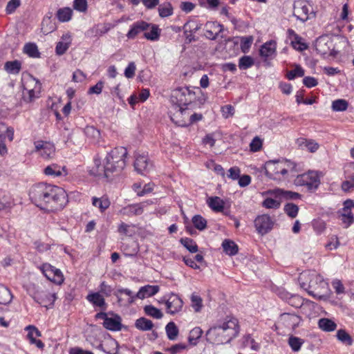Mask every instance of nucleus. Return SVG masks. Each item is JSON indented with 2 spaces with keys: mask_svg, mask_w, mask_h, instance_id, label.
Here are the masks:
<instances>
[{
  "mask_svg": "<svg viewBox=\"0 0 354 354\" xmlns=\"http://www.w3.org/2000/svg\"><path fill=\"white\" fill-rule=\"evenodd\" d=\"M94 162L95 166L91 170L92 175L108 178L113 174L111 170L107 169L109 167V163L106 162V158L103 164H101L100 160L98 158H95Z\"/></svg>",
  "mask_w": 354,
  "mask_h": 354,
  "instance_id": "nucleus-15",
  "label": "nucleus"
},
{
  "mask_svg": "<svg viewBox=\"0 0 354 354\" xmlns=\"http://www.w3.org/2000/svg\"><path fill=\"white\" fill-rule=\"evenodd\" d=\"M44 173L48 176L59 177L66 176L68 171L65 166H60L57 164H51L46 167L44 169Z\"/></svg>",
  "mask_w": 354,
  "mask_h": 354,
  "instance_id": "nucleus-22",
  "label": "nucleus"
},
{
  "mask_svg": "<svg viewBox=\"0 0 354 354\" xmlns=\"http://www.w3.org/2000/svg\"><path fill=\"white\" fill-rule=\"evenodd\" d=\"M254 226L258 233L263 235L272 230L273 222L270 216L263 214L256 218L254 220Z\"/></svg>",
  "mask_w": 354,
  "mask_h": 354,
  "instance_id": "nucleus-11",
  "label": "nucleus"
},
{
  "mask_svg": "<svg viewBox=\"0 0 354 354\" xmlns=\"http://www.w3.org/2000/svg\"><path fill=\"white\" fill-rule=\"evenodd\" d=\"M127 156V150L124 147H119L112 149L106 156L110 167L107 169L111 170L113 174L120 172L126 166Z\"/></svg>",
  "mask_w": 354,
  "mask_h": 354,
  "instance_id": "nucleus-4",
  "label": "nucleus"
},
{
  "mask_svg": "<svg viewBox=\"0 0 354 354\" xmlns=\"http://www.w3.org/2000/svg\"><path fill=\"white\" fill-rule=\"evenodd\" d=\"M71 44V37L69 34L64 35L62 41H59L55 47V53L58 55H64Z\"/></svg>",
  "mask_w": 354,
  "mask_h": 354,
  "instance_id": "nucleus-27",
  "label": "nucleus"
},
{
  "mask_svg": "<svg viewBox=\"0 0 354 354\" xmlns=\"http://www.w3.org/2000/svg\"><path fill=\"white\" fill-rule=\"evenodd\" d=\"M203 119V115L201 113H190L189 118L188 120H186L185 119L183 120H175V118L173 116H171V120L173 122H174L176 124H177L179 127H188L198 121H200Z\"/></svg>",
  "mask_w": 354,
  "mask_h": 354,
  "instance_id": "nucleus-26",
  "label": "nucleus"
},
{
  "mask_svg": "<svg viewBox=\"0 0 354 354\" xmlns=\"http://www.w3.org/2000/svg\"><path fill=\"white\" fill-rule=\"evenodd\" d=\"M73 15V10L68 8L65 7L59 8L57 11L56 16L58 20L61 22H67L71 19Z\"/></svg>",
  "mask_w": 354,
  "mask_h": 354,
  "instance_id": "nucleus-37",
  "label": "nucleus"
},
{
  "mask_svg": "<svg viewBox=\"0 0 354 354\" xmlns=\"http://www.w3.org/2000/svg\"><path fill=\"white\" fill-rule=\"evenodd\" d=\"M299 145H304V146L307 148V149L310 152H315L319 149V145L313 140H306L301 139L299 140Z\"/></svg>",
  "mask_w": 354,
  "mask_h": 354,
  "instance_id": "nucleus-61",
  "label": "nucleus"
},
{
  "mask_svg": "<svg viewBox=\"0 0 354 354\" xmlns=\"http://www.w3.org/2000/svg\"><path fill=\"white\" fill-rule=\"evenodd\" d=\"M135 326L138 329L146 331L151 330L153 324L151 320L140 317L136 321Z\"/></svg>",
  "mask_w": 354,
  "mask_h": 354,
  "instance_id": "nucleus-42",
  "label": "nucleus"
},
{
  "mask_svg": "<svg viewBox=\"0 0 354 354\" xmlns=\"http://www.w3.org/2000/svg\"><path fill=\"white\" fill-rule=\"evenodd\" d=\"M276 42L274 41H269L261 46L259 53L263 57L268 58L274 55L276 52Z\"/></svg>",
  "mask_w": 354,
  "mask_h": 354,
  "instance_id": "nucleus-30",
  "label": "nucleus"
},
{
  "mask_svg": "<svg viewBox=\"0 0 354 354\" xmlns=\"http://www.w3.org/2000/svg\"><path fill=\"white\" fill-rule=\"evenodd\" d=\"M203 335V330L200 327L194 328L189 333V342L192 345H196L197 341Z\"/></svg>",
  "mask_w": 354,
  "mask_h": 354,
  "instance_id": "nucleus-48",
  "label": "nucleus"
},
{
  "mask_svg": "<svg viewBox=\"0 0 354 354\" xmlns=\"http://www.w3.org/2000/svg\"><path fill=\"white\" fill-rule=\"evenodd\" d=\"M41 270L44 276L50 281L53 282L54 266L49 263H44L41 267Z\"/></svg>",
  "mask_w": 354,
  "mask_h": 354,
  "instance_id": "nucleus-60",
  "label": "nucleus"
},
{
  "mask_svg": "<svg viewBox=\"0 0 354 354\" xmlns=\"http://www.w3.org/2000/svg\"><path fill=\"white\" fill-rule=\"evenodd\" d=\"M86 299L93 306L100 307L102 310H106V304L103 296L100 292L88 294L86 297Z\"/></svg>",
  "mask_w": 354,
  "mask_h": 354,
  "instance_id": "nucleus-29",
  "label": "nucleus"
},
{
  "mask_svg": "<svg viewBox=\"0 0 354 354\" xmlns=\"http://www.w3.org/2000/svg\"><path fill=\"white\" fill-rule=\"evenodd\" d=\"M336 337L339 342L346 346H351L353 344V341L351 336L344 329L338 330Z\"/></svg>",
  "mask_w": 354,
  "mask_h": 354,
  "instance_id": "nucleus-40",
  "label": "nucleus"
},
{
  "mask_svg": "<svg viewBox=\"0 0 354 354\" xmlns=\"http://www.w3.org/2000/svg\"><path fill=\"white\" fill-rule=\"evenodd\" d=\"M145 313L153 318L161 319L163 317V314L161 310L152 305H147L144 307Z\"/></svg>",
  "mask_w": 354,
  "mask_h": 354,
  "instance_id": "nucleus-45",
  "label": "nucleus"
},
{
  "mask_svg": "<svg viewBox=\"0 0 354 354\" xmlns=\"http://www.w3.org/2000/svg\"><path fill=\"white\" fill-rule=\"evenodd\" d=\"M24 52L30 57H39L40 55L37 45L34 43H28L25 44L24 47Z\"/></svg>",
  "mask_w": 354,
  "mask_h": 354,
  "instance_id": "nucleus-44",
  "label": "nucleus"
},
{
  "mask_svg": "<svg viewBox=\"0 0 354 354\" xmlns=\"http://www.w3.org/2000/svg\"><path fill=\"white\" fill-rule=\"evenodd\" d=\"M149 203L147 202L129 205L120 210V213L128 216L140 215L144 212V208Z\"/></svg>",
  "mask_w": 354,
  "mask_h": 354,
  "instance_id": "nucleus-19",
  "label": "nucleus"
},
{
  "mask_svg": "<svg viewBox=\"0 0 354 354\" xmlns=\"http://www.w3.org/2000/svg\"><path fill=\"white\" fill-rule=\"evenodd\" d=\"M269 194H274L277 198H284L286 200H296L301 197L297 192L283 190L282 189H275L268 192Z\"/></svg>",
  "mask_w": 354,
  "mask_h": 354,
  "instance_id": "nucleus-24",
  "label": "nucleus"
},
{
  "mask_svg": "<svg viewBox=\"0 0 354 354\" xmlns=\"http://www.w3.org/2000/svg\"><path fill=\"white\" fill-rule=\"evenodd\" d=\"M254 64V59L250 56L245 55L241 57L239 61V67L241 70H246Z\"/></svg>",
  "mask_w": 354,
  "mask_h": 354,
  "instance_id": "nucleus-50",
  "label": "nucleus"
},
{
  "mask_svg": "<svg viewBox=\"0 0 354 354\" xmlns=\"http://www.w3.org/2000/svg\"><path fill=\"white\" fill-rule=\"evenodd\" d=\"M73 8L80 12H85L87 10L88 5L86 0H74Z\"/></svg>",
  "mask_w": 354,
  "mask_h": 354,
  "instance_id": "nucleus-64",
  "label": "nucleus"
},
{
  "mask_svg": "<svg viewBox=\"0 0 354 354\" xmlns=\"http://www.w3.org/2000/svg\"><path fill=\"white\" fill-rule=\"evenodd\" d=\"M291 44L295 49L299 51H303L308 48L307 44L302 41V38L299 35L295 36L291 40Z\"/></svg>",
  "mask_w": 354,
  "mask_h": 354,
  "instance_id": "nucleus-55",
  "label": "nucleus"
},
{
  "mask_svg": "<svg viewBox=\"0 0 354 354\" xmlns=\"http://www.w3.org/2000/svg\"><path fill=\"white\" fill-rule=\"evenodd\" d=\"M281 201L272 198H266L262 203V205L268 209H278L281 205Z\"/></svg>",
  "mask_w": 354,
  "mask_h": 354,
  "instance_id": "nucleus-58",
  "label": "nucleus"
},
{
  "mask_svg": "<svg viewBox=\"0 0 354 354\" xmlns=\"http://www.w3.org/2000/svg\"><path fill=\"white\" fill-rule=\"evenodd\" d=\"M92 204L97 207L101 212H104L109 207L111 202L107 197L97 198L94 196L92 198Z\"/></svg>",
  "mask_w": 354,
  "mask_h": 354,
  "instance_id": "nucleus-32",
  "label": "nucleus"
},
{
  "mask_svg": "<svg viewBox=\"0 0 354 354\" xmlns=\"http://www.w3.org/2000/svg\"><path fill=\"white\" fill-rule=\"evenodd\" d=\"M192 221L194 227L198 230H203L207 227V221L201 215H195L193 216Z\"/></svg>",
  "mask_w": 354,
  "mask_h": 354,
  "instance_id": "nucleus-51",
  "label": "nucleus"
},
{
  "mask_svg": "<svg viewBox=\"0 0 354 354\" xmlns=\"http://www.w3.org/2000/svg\"><path fill=\"white\" fill-rule=\"evenodd\" d=\"M195 99V93L188 87H179L172 91L171 102L176 106H187Z\"/></svg>",
  "mask_w": 354,
  "mask_h": 354,
  "instance_id": "nucleus-7",
  "label": "nucleus"
},
{
  "mask_svg": "<svg viewBox=\"0 0 354 354\" xmlns=\"http://www.w3.org/2000/svg\"><path fill=\"white\" fill-rule=\"evenodd\" d=\"M304 343V339L295 336L291 335L288 339V344L294 352H298Z\"/></svg>",
  "mask_w": 354,
  "mask_h": 354,
  "instance_id": "nucleus-47",
  "label": "nucleus"
},
{
  "mask_svg": "<svg viewBox=\"0 0 354 354\" xmlns=\"http://www.w3.org/2000/svg\"><path fill=\"white\" fill-rule=\"evenodd\" d=\"M296 186H304L308 191L317 189L320 184L319 177L317 172L311 171L298 175L294 180Z\"/></svg>",
  "mask_w": 354,
  "mask_h": 354,
  "instance_id": "nucleus-9",
  "label": "nucleus"
},
{
  "mask_svg": "<svg viewBox=\"0 0 354 354\" xmlns=\"http://www.w3.org/2000/svg\"><path fill=\"white\" fill-rule=\"evenodd\" d=\"M180 243L192 253H195L198 251V246L196 243L189 238H182L180 239Z\"/></svg>",
  "mask_w": 354,
  "mask_h": 354,
  "instance_id": "nucleus-52",
  "label": "nucleus"
},
{
  "mask_svg": "<svg viewBox=\"0 0 354 354\" xmlns=\"http://www.w3.org/2000/svg\"><path fill=\"white\" fill-rule=\"evenodd\" d=\"M5 70L12 74H18L21 68V64L18 60L7 62L4 66Z\"/></svg>",
  "mask_w": 354,
  "mask_h": 354,
  "instance_id": "nucleus-41",
  "label": "nucleus"
},
{
  "mask_svg": "<svg viewBox=\"0 0 354 354\" xmlns=\"http://www.w3.org/2000/svg\"><path fill=\"white\" fill-rule=\"evenodd\" d=\"M293 16L297 19L305 22L312 17H315V12L308 1L295 0L293 3Z\"/></svg>",
  "mask_w": 354,
  "mask_h": 354,
  "instance_id": "nucleus-6",
  "label": "nucleus"
},
{
  "mask_svg": "<svg viewBox=\"0 0 354 354\" xmlns=\"http://www.w3.org/2000/svg\"><path fill=\"white\" fill-rule=\"evenodd\" d=\"M235 338L229 335L222 327L217 324L211 327L206 333L207 340L215 344H223L229 343Z\"/></svg>",
  "mask_w": 354,
  "mask_h": 354,
  "instance_id": "nucleus-8",
  "label": "nucleus"
},
{
  "mask_svg": "<svg viewBox=\"0 0 354 354\" xmlns=\"http://www.w3.org/2000/svg\"><path fill=\"white\" fill-rule=\"evenodd\" d=\"M32 297L38 304L46 308L52 307L57 298L55 293L39 290L34 293Z\"/></svg>",
  "mask_w": 354,
  "mask_h": 354,
  "instance_id": "nucleus-12",
  "label": "nucleus"
},
{
  "mask_svg": "<svg viewBox=\"0 0 354 354\" xmlns=\"http://www.w3.org/2000/svg\"><path fill=\"white\" fill-rule=\"evenodd\" d=\"M205 36L211 40L217 38L218 34L223 31V25L215 21H207L204 26Z\"/></svg>",
  "mask_w": 354,
  "mask_h": 354,
  "instance_id": "nucleus-17",
  "label": "nucleus"
},
{
  "mask_svg": "<svg viewBox=\"0 0 354 354\" xmlns=\"http://www.w3.org/2000/svg\"><path fill=\"white\" fill-rule=\"evenodd\" d=\"M176 108H178V109L176 111L175 113L171 115L170 117H174L175 120L183 119L188 120L191 113L190 110L187 107L183 108V106H176Z\"/></svg>",
  "mask_w": 354,
  "mask_h": 354,
  "instance_id": "nucleus-43",
  "label": "nucleus"
},
{
  "mask_svg": "<svg viewBox=\"0 0 354 354\" xmlns=\"http://www.w3.org/2000/svg\"><path fill=\"white\" fill-rule=\"evenodd\" d=\"M223 251L228 255L233 256L238 253V245L232 241L225 239L223 241Z\"/></svg>",
  "mask_w": 354,
  "mask_h": 354,
  "instance_id": "nucleus-34",
  "label": "nucleus"
},
{
  "mask_svg": "<svg viewBox=\"0 0 354 354\" xmlns=\"http://www.w3.org/2000/svg\"><path fill=\"white\" fill-rule=\"evenodd\" d=\"M23 86L22 100L24 102L30 103L39 97L41 84L38 80L30 76L24 80Z\"/></svg>",
  "mask_w": 354,
  "mask_h": 354,
  "instance_id": "nucleus-5",
  "label": "nucleus"
},
{
  "mask_svg": "<svg viewBox=\"0 0 354 354\" xmlns=\"http://www.w3.org/2000/svg\"><path fill=\"white\" fill-rule=\"evenodd\" d=\"M283 210L285 213L290 218H295L299 212V207L292 203H288L284 205Z\"/></svg>",
  "mask_w": 354,
  "mask_h": 354,
  "instance_id": "nucleus-49",
  "label": "nucleus"
},
{
  "mask_svg": "<svg viewBox=\"0 0 354 354\" xmlns=\"http://www.w3.org/2000/svg\"><path fill=\"white\" fill-rule=\"evenodd\" d=\"M104 327L109 330L118 331L121 330V318L116 315L115 318L108 317L103 322Z\"/></svg>",
  "mask_w": 354,
  "mask_h": 354,
  "instance_id": "nucleus-28",
  "label": "nucleus"
},
{
  "mask_svg": "<svg viewBox=\"0 0 354 354\" xmlns=\"http://www.w3.org/2000/svg\"><path fill=\"white\" fill-rule=\"evenodd\" d=\"M150 26L151 24H149L146 21H138L131 26V29L127 34V37L129 39H134L139 33L147 30Z\"/></svg>",
  "mask_w": 354,
  "mask_h": 354,
  "instance_id": "nucleus-23",
  "label": "nucleus"
},
{
  "mask_svg": "<svg viewBox=\"0 0 354 354\" xmlns=\"http://www.w3.org/2000/svg\"><path fill=\"white\" fill-rule=\"evenodd\" d=\"M159 16L162 18L168 17L173 15L174 9L170 2H165L158 8Z\"/></svg>",
  "mask_w": 354,
  "mask_h": 354,
  "instance_id": "nucleus-39",
  "label": "nucleus"
},
{
  "mask_svg": "<svg viewBox=\"0 0 354 354\" xmlns=\"http://www.w3.org/2000/svg\"><path fill=\"white\" fill-rule=\"evenodd\" d=\"M202 24L196 19H190L187 21L183 27L184 34L187 32L196 33L201 28Z\"/></svg>",
  "mask_w": 354,
  "mask_h": 354,
  "instance_id": "nucleus-35",
  "label": "nucleus"
},
{
  "mask_svg": "<svg viewBox=\"0 0 354 354\" xmlns=\"http://www.w3.org/2000/svg\"><path fill=\"white\" fill-rule=\"evenodd\" d=\"M84 131L87 137L93 140H97L100 136V131L93 126L86 127Z\"/></svg>",
  "mask_w": 354,
  "mask_h": 354,
  "instance_id": "nucleus-62",
  "label": "nucleus"
},
{
  "mask_svg": "<svg viewBox=\"0 0 354 354\" xmlns=\"http://www.w3.org/2000/svg\"><path fill=\"white\" fill-rule=\"evenodd\" d=\"M300 317L295 314L283 313L280 316V322L286 328L295 329L299 326Z\"/></svg>",
  "mask_w": 354,
  "mask_h": 354,
  "instance_id": "nucleus-21",
  "label": "nucleus"
},
{
  "mask_svg": "<svg viewBox=\"0 0 354 354\" xmlns=\"http://www.w3.org/2000/svg\"><path fill=\"white\" fill-rule=\"evenodd\" d=\"M21 5V0H10L8 2L6 7V12L10 15L15 12L17 8Z\"/></svg>",
  "mask_w": 354,
  "mask_h": 354,
  "instance_id": "nucleus-63",
  "label": "nucleus"
},
{
  "mask_svg": "<svg viewBox=\"0 0 354 354\" xmlns=\"http://www.w3.org/2000/svg\"><path fill=\"white\" fill-rule=\"evenodd\" d=\"M165 330L169 339L174 340L176 339L178 335V329L174 322H169L165 327Z\"/></svg>",
  "mask_w": 354,
  "mask_h": 354,
  "instance_id": "nucleus-46",
  "label": "nucleus"
},
{
  "mask_svg": "<svg viewBox=\"0 0 354 354\" xmlns=\"http://www.w3.org/2000/svg\"><path fill=\"white\" fill-rule=\"evenodd\" d=\"M159 290L160 288L158 286L147 285L140 288L139 291L136 295V297L138 299H143L146 297L155 295Z\"/></svg>",
  "mask_w": 354,
  "mask_h": 354,
  "instance_id": "nucleus-25",
  "label": "nucleus"
},
{
  "mask_svg": "<svg viewBox=\"0 0 354 354\" xmlns=\"http://www.w3.org/2000/svg\"><path fill=\"white\" fill-rule=\"evenodd\" d=\"M217 324L222 327L230 335L236 337L240 330L238 319L232 316H226L223 320L219 321Z\"/></svg>",
  "mask_w": 354,
  "mask_h": 354,
  "instance_id": "nucleus-10",
  "label": "nucleus"
},
{
  "mask_svg": "<svg viewBox=\"0 0 354 354\" xmlns=\"http://www.w3.org/2000/svg\"><path fill=\"white\" fill-rule=\"evenodd\" d=\"M342 221L346 224V227H348L354 222V216L351 210L346 211V209H342Z\"/></svg>",
  "mask_w": 354,
  "mask_h": 354,
  "instance_id": "nucleus-59",
  "label": "nucleus"
},
{
  "mask_svg": "<svg viewBox=\"0 0 354 354\" xmlns=\"http://www.w3.org/2000/svg\"><path fill=\"white\" fill-rule=\"evenodd\" d=\"M165 304L167 313L174 315L182 310L183 301L178 295L171 293L169 295Z\"/></svg>",
  "mask_w": 354,
  "mask_h": 354,
  "instance_id": "nucleus-13",
  "label": "nucleus"
},
{
  "mask_svg": "<svg viewBox=\"0 0 354 354\" xmlns=\"http://www.w3.org/2000/svg\"><path fill=\"white\" fill-rule=\"evenodd\" d=\"M149 32H145L144 37L150 41H158L160 36L161 30L156 24H151Z\"/></svg>",
  "mask_w": 354,
  "mask_h": 354,
  "instance_id": "nucleus-36",
  "label": "nucleus"
},
{
  "mask_svg": "<svg viewBox=\"0 0 354 354\" xmlns=\"http://www.w3.org/2000/svg\"><path fill=\"white\" fill-rule=\"evenodd\" d=\"M252 42H253V37L252 36L241 37L240 48H241V51L243 53H247L249 51Z\"/></svg>",
  "mask_w": 354,
  "mask_h": 354,
  "instance_id": "nucleus-54",
  "label": "nucleus"
},
{
  "mask_svg": "<svg viewBox=\"0 0 354 354\" xmlns=\"http://www.w3.org/2000/svg\"><path fill=\"white\" fill-rule=\"evenodd\" d=\"M191 302L192 306L196 313H198L203 308V299L199 295L193 293L191 295Z\"/></svg>",
  "mask_w": 354,
  "mask_h": 354,
  "instance_id": "nucleus-53",
  "label": "nucleus"
},
{
  "mask_svg": "<svg viewBox=\"0 0 354 354\" xmlns=\"http://www.w3.org/2000/svg\"><path fill=\"white\" fill-rule=\"evenodd\" d=\"M29 197L37 207L50 212L62 209L68 203L64 189L44 183L33 185L29 191Z\"/></svg>",
  "mask_w": 354,
  "mask_h": 354,
  "instance_id": "nucleus-1",
  "label": "nucleus"
},
{
  "mask_svg": "<svg viewBox=\"0 0 354 354\" xmlns=\"http://www.w3.org/2000/svg\"><path fill=\"white\" fill-rule=\"evenodd\" d=\"M35 151L44 158H50L55 153V147L47 142L39 141L35 143Z\"/></svg>",
  "mask_w": 354,
  "mask_h": 354,
  "instance_id": "nucleus-16",
  "label": "nucleus"
},
{
  "mask_svg": "<svg viewBox=\"0 0 354 354\" xmlns=\"http://www.w3.org/2000/svg\"><path fill=\"white\" fill-rule=\"evenodd\" d=\"M152 167V163L145 154H135L134 168L138 173L143 174Z\"/></svg>",
  "mask_w": 354,
  "mask_h": 354,
  "instance_id": "nucleus-14",
  "label": "nucleus"
},
{
  "mask_svg": "<svg viewBox=\"0 0 354 354\" xmlns=\"http://www.w3.org/2000/svg\"><path fill=\"white\" fill-rule=\"evenodd\" d=\"M118 298V302L121 305H130L133 303L136 297L131 290L127 288L118 289L114 294Z\"/></svg>",
  "mask_w": 354,
  "mask_h": 354,
  "instance_id": "nucleus-18",
  "label": "nucleus"
},
{
  "mask_svg": "<svg viewBox=\"0 0 354 354\" xmlns=\"http://www.w3.org/2000/svg\"><path fill=\"white\" fill-rule=\"evenodd\" d=\"M348 108V102L343 99L336 100L332 103V109L334 111H344Z\"/></svg>",
  "mask_w": 354,
  "mask_h": 354,
  "instance_id": "nucleus-56",
  "label": "nucleus"
},
{
  "mask_svg": "<svg viewBox=\"0 0 354 354\" xmlns=\"http://www.w3.org/2000/svg\"><path fill=\"white\" fill-rule=\"evenodd\" d=\"M298 282L301 288L315 298H321L328 286L323 277L315 272H303L298 277Z\"/></svg>",
  "mask_w": 354,
  "mask_h": 354,
  "instance_id": "nucleus-2",
  "label": "nucleus"
},
{
  "mask_svg": "<svg viewBox=\"0 0 354 354\" xmlns=\"http://www.w3.org/2000/svg\"><path fill=\"white\" fill-rule=\"evenodd\" d=\"M318 326L323 331L332 332L336 329L337 324L328 318H321L318 322Z\"/></svg>",
  "mask_w": 354,
  "mask_h": 354,
  "instance_id": "nucleus-33",
  "label": "nucleus"
},
{
  "mask_svg": "<svg viewBox=\"0 0 354 354\" xmlns=\"http://www.w3.org/2000/svg\"><path fill=\"white\" fill-rule=\"evenodd\" d=\"M296 165L286 159L269 160L265 165L266 175L273 180H284L288 174L295 172Z\"/></svg>",
  "mask_w": 354,
  "mask_h": 354,
  "instance_id": "nucleus-3",
  "label": "nucleus"
},
{
  "mask_svg": "<svg viewBox=\"0 0 354 354\" xmlns=\"http://www.w3.org/2000/svg\"><path fill=\"white\" fill-rule=\"evenodd\" d=\"M25 330L28 331L27 338L32 344H35L36 346L40 349H43L44 344L39 339L36 338L41 335V332L33 325H29L25 328Z\"/></svg>",
  "mask_w": 354,
  "mask_h": 354,
  "instance_id": "nucleus-20",
  "label": "nucleus"
},
{
  "mask_svg": "<svg viewBox=\"0 0 354 354\" xmlns=\"http://www.w3.org/2000/svg\"><path fill=\"white\" fill-rule=\"evenodd\" d=\"M208 206L216 212H223L224 209L225 203L223 199L218 196L209 197L207 200Z\"/></svg>",
  "mask_w": 354,
  "mask_h": 354,
  "instance_id": "nucleus-31",
  "label": "nucleus"
},
{
  "mask_svg": "<svg viewBox=\"0 0 354 354\" xmlns=\"http://www.w3.org/2000/svg\"><path fill=\"white\" fill-rule=\"evenodd\" d=\"M304 75V70L299 66L296 65L295 69L288 71L286 77L290 80H294L297 77H303Z\"/></svg>",
  "mask_w": 354,
  "mask_h": 354,
  "instance_id": "nucleus-57",
  "label": "nucleus"
},
{
  "mask_svg": "<svg viewBox=\"0 0 354 354\" xmlns=\"http://www.w3.org/2000/svg\"><path fill=\"white\" fill-rule=\"evenodd\" d=\"M12 299V295L10 290L0 283V304L6 305L8 304Z\"/></svg>",
  "mask_w": 354,
  "mask_h": 354,
  "instance_id": "nucleus-38",
  "label": "nucleus"
}]
</instances>
